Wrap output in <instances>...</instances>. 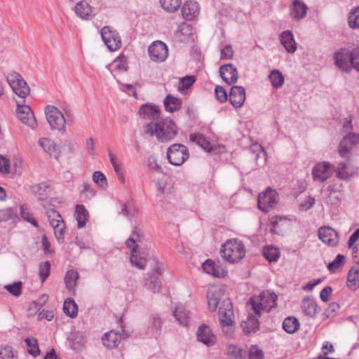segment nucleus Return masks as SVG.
Returning a JSON list of instances; mask_svg holds the SVG:
<instances>
[{
	"mask_svg": "<svg viewBox=\"0 0 359 359\" xmlns=\"http://www.w3.org/2000/svg\"><path fill=\"white\" fill-rule=\"evenodd\" d=\"M145 133L151 135H155L162 142L172 140L178 133L175 123L171 119H163L155 123L147 125Z\"/></svg>",
	"mask_w": 359,
	"mask_h": 359,
	"instance_id": "1",
	"label": "nucleus"
},
{
	"mask_svg": "<svg viewBox=\"0 0 359 359\" xmlns=\"http://www.w3.org/2000/svg\"><path fill=\"white\" fill-rule=\"evenodd\" d=\"M277 296L269 291H262L257 296L250 297L248 304L254 313L260 317L262 312H269L273 308L276 303Z\"/></svg>",
	"mask_w": 359,
	"mask_h": 359,
	"instance_id": "2",
	"label": "nucleus"
},
{
	"mask_svg": "<svg viewBox=\"0 0 359 359\" xmlns=\"http://www.w3.org/2000/svg\"><path fill=\"white\" fill-rule=\"evenodd\" d=\"M142 236L140 232L135 229L132 236L128 238L126 242V245L131 250L130 262L133 266L140 269H144L147 264V255L144 252L138 250L137 242L141 241Z\"/></svg>",
	"mask_w": 359,
	"mask_h": 359,
	"instance_id": "3",
	"label": "nucleus"
},
{
	"mask_svg": "<svg viewBox=\"0 0 359 359\" xmlns=\"http://www.w3.org/2000/svg\"><path fill=\"white\" fill-rule=\"evenodd\" d=\"M221 254L222 257L229 263H235L244 257L245 248L240 240L230 239L222 245Z\"/></svg>",
	"mask_w": 359,
	"mask_h": 359,
	"instance_id": "4",
	"label": "nucleus"
},
{
	"mask_svg": "<svg viewBox=\"0 0 359 359\" xmlns=\"http://www.w3.org/2000/svg\"><path fill=\"white\" fill-rule=\"evenodd\" d=\"M219 320L222 331L226 334L233 332L234 313L233 305L229 299H224L219 307Z\"/></svg>",
	"mask_w": 359,
	"mask_h": 359,
	"instance_id": "5",
	"label": "nucleus"
},
{
	"mask_svg": "<svg viewBox=\"0 0 359 359\" xmlns=\"http://www.w3.org/2000/svg\"><path fill=\"white\" fill-rule=\"evenodd\" d=\"M6 79L13 92L20 97L25 98L29 94L30 88L19 73L12 71L6 76Z\"/></svg>",
	"mask_w": 359,
	"mask_h": 359,
	"instance_id": "6",
	"label": "nucleus"
},
{
	"mask_svg": "<svg viewBox=\"0 0 359 359\" xmlns=\"http://www.w3.org/2000/svg\"><path fill=\"white\" fill-rule=\"evenodd\" d=\"M189 157L188 148L182 144H173L168 148L167 158L169 163L174 165H181Z\"/></svg>",
	"mask_w": 359,
	"mask_h": 359,
	"instance_id": "7",
	"label": "nucleus"
},
{
	"mask_svg": "<svg viewBox=\"0 0 359 359\" xmlns=\"http://www.w3.org/2000/svg\"><path fill=\"white\" fill-rule=\"evenodd\" d=\"M103 42L111 52L116 51L122 46V41L119 33L109 26H105L101 29Z\"/></svg>",
	"mask_w": 359,
	"mask_h": 359,
	"instance_id": "8",
	"label": "nucleus"
},
{
	"mask_svg": "<svg viewBox=\"0 0 359 359\" xmlns=\"http://www.w3.org/2000/svg\"><path fill=\"white\" fill-rule=\"evenodd\" d=\"M278 194L271 188H268L265 191L259 194L257 199V205L259 210L264 212H268L278 203Z\"/></svg>",
	"mask_w": 359,
	"mask_h": 359,
	"instance_id": "9",
	"label": "nucleus"
},
{
	"mask_svg": "<svg viewBox=\"0 0 359 359\" xmlns=\"http://www.w3.org/2000/svg\"><path fill=\"white\" fill-rule=\"evenodd\" d=\"M46 116L51 128L65 131L66 121L62 112L55 107L48 106L45 109Z\"/></svg>",
	"mask_w": 359,
	"mask_h": 359,
	"instance_id": "10",
	"label": "nucleus"
},
{
	"mask_svg": "<svg viewBox=\"0 0 359 359\" xmlns=\"http://www.w3.org/2000/svg\"><path fill=\"white\" fill-rule=\"evenodd\" d=\"M334 170V165L330 163L327 161L320 162L313 168L312 176L314 180L323 182L332 175Z\"/></svg>",
	"mask_w": 359,
	"mask_h": 359,
	"instance_id": "11",
	"label": "nucleus"
},
{
	"mask_svg": "<svg viewBox=\"0 0 359 359\" xmlns=\"http://www.w3.org/2000/svg\"><path fill=\"white\" fill-rule=\"evenodd\" d=\"M334 64L341 71L349 73L352 70V50L341 48L334 55Z\"/></svg>",
	"mask_w": 359,
	"mask_h": 359,
	"instance_id": "12",
	"label": "nucleus"
},
{
	"mask_svg": "<svg viewBox=\"0 0 359 359\" xmlns=\"http://www.w3.org/2000/svg\"><path fill=\"white\" fill-rule=\"evenodd\" d=\"M46 214L50 224L54 229L55 235L59 241L63 238L65 234V225L62 217L57 211L53 209L48 210Z\"/></svg>",
	"mask_w": 359,
	"mask_h": 359,
	"instance_id": "13",
	"label": "nucleus"
},
{
	"mask_svg": "<svg viewBox=\"0 0 359 359\" xmlns=\"http://www.w3.org/2000/svg\"><path fill=\"white\" fill-rule=\"evenodd\" d=\"M357 144H359V134L351 133L346 135L339 143V155L344 158H348L351 149Z\"/></svg>",
	"mask_w": 359,
	"mask_h": 359,
	"instance_id": "14",
	"label": "nucleus"
},
{
	"mask_svg": "<svg viewBox=\"0 0 359 359\" xmlns=\"http://www.w3.org/2000/svg\"><path fill=\"white\" fill-rule=\"evenodd\" d=\"M148 52L150 58L155 62L164 61L168 55V50L165 43L161 41L153 42L149 47Z\"/></svg>",
	"mask_w": 359,
	"mask_h": 359,
	"instance_id": "15",
	"label": "nucleus"
},
{
	"mask_svg": "<svg viewBox=\"0 0 359 359\" xmlns=\"http://www.w3.org/2000/svg\"><path fill=\"white\" fill-rule=\"evenodd\" d=\"M18 118L25 124L32 128L37 126V122L31 108L25 104H18L16 109Z\"/></svg>",
	"mask_w": 359,
	"mask_h": 359,
	"instance_id": "16",
	"label": "nucleus"
},
{
	"mask_svg": "<svg viewBox=\"0 0 359 359\" xmlns=\"http://www.w3.org/2000/svg\"><path fill=\"white\" fill-rule=\"evenodd\" d=\"M318 238L329 246H335L339 243L337 232L330 226H321L318 231Z\"/></svg>",
	"mask_w": 359,
	"mask_h": 359,
	"instance_id": "17",
	"label": "nucleus"
},
{
	"mask_svg": "<svg viewBox=\"0 0 359 359\" xmlns=\"http://www.w3.org/2000/svg\"><path fill=\"white\" fill-rule=\"evenodd\" d=\"M219 72L221 78L229 85L235 83L238 81L237 69L231 63L221 66Z\"/></svg>",
	"mask_w": 359,
	"mask_h": 359,
	"instance_id": "18",
	"label": "nucleus"
},
{
	"mask_svg": "<svg viewBox=\"0 0 359 359\" xmlns=\"http://www.w3.org/2000/svg\"><path fill=\"white\" fill-rule=\"evenodd\" d=\"M156 273H148L144 280V285L146 288L153 292H158L161 287V282L159 278V276L161 274V271L159 267L155 268Z\"/></svg>",
	"mask_w": 359,
	"mask_h": 359,
	"instance_id": "19",
	"label": "nucleus"
},
{
	"mask_svg": "<svg viewBox=\"0 0 359 359\" xmlns=\"http://www.w3.org/2000/svg\"><path fill=\"white\" fill-rule=\"evenodd\" d=\"M229 96L231 104L236 108H240L245 100V88L242 86H234L231 87Z\"/></svg>",
	"mask_w": 359,
	"mask_h": 359,
	"instance_id": "20",
	"label": "nucleus"
},
{
	"mask_svg": "<svg viewBox=\"0 0 359 359\" xmlns=\"http://www.w3.org/2000/svg\"><path fill=\"white\" fill-rule=\"evenodd\" d=\"M309 8L302 0H294L290 8V16L295 20L305 18Z\"/></svg>",
	"mask_w": 359,
	"mask_h": 359,
	"instance_id": "21",
	"label": "nucleus"
},
{
	"mask_svg": "<svg viewBox=\"0 0 359 359\" xmlns=\"http://www.w3.org/2000/svg\"><path fill=\"white\" fill-rule=\"evenodd\" d=\"M196 334L198 340L208 346L216 343V337L212 334L210 327L205 325H201Z\"/></svg>",
	"mask_w": 359,
	"mask_h": 359,
	"instance_id": "22",
	"label": "nucleus"
},
{
	"mask_svg": "<svg viewBox=\"0 0 359 359\" xmlns=\"http://www.w3.org/2000/svg\"><path fill=\"white\" fill-rule=\"evenodd\" d=\"M222 295V289L218 287H211L207 292L208 305L210 311H215L218 307Z\"/></svg>",
	"mask_w": 359,
	"mask_h": 359,
	"instance_id": "23",
	"label": "nucleus"
},
{
	"mask_svg": "<svg viewBox=\"0 0 359 359\" xmlns=\"http://www.w3.org/2000/svg\"><path fill=\"white\" fill-rule=\"evenodd\" d=\"M355 173V168L344 162L339 163L337 167L336 176L341 180H350Z\"/></svg>",
	"mask_w": 359,
	"mask_h": 359,
	"instance_id": "24",
	"label": "nucleus"
},
{
	"mask_svg": "<svg viewBox=\"0 0 359 359\" xmlns=\"http://www.w3.org/2000/svg\"><path fill=\"white\" fill-rule=\"evenodd\" d=\"M203 271L216 278L224 277L226 271L220 266L217 265L213 261L207 259L202 265Z\"/></svg>",
	"mask_w": 359,
	"mask_h": 359,
	"instance_id": "25",
	"label": "nucleus"
},
{
	"mask_svg": "<svg viewBox=\"0 0 359 359\" xmlns=\"http://www.w3.org/2000/svg\"><path fill=\"white\" fill-rule=\"evenodd\" d=\"M104 346L114 348L118 346L122 339V335L118 332L110 330L104 334L102 338Z\"/></svg>",
	"mask_w": 359,
	"mask_h": 359,
	"instance_id": "26",
	"label": "nucleus"
},
{
	"mask_svg": "<svg viewBox=\"0 0 359 359\" xmlns=\"http://www.w3.org/2000/svg\"><path fill=\"white\" fill-rule=\"evenodd\" d=\"M39 144L50 156H53L55 158L59 156L60 154V149L53 140L48 138L43 137L39 140Z\"/></svg>",
	"mask_w": 359,
	"mask_h": 359,
	"instance_id": "27",
	"label": "nucleus"
},
{
	"mask_svg": "<svg viewBox=\"0 0 359 359\" xmlns=\"http://www.w3.org/2000/svg\"><path fill=\"white\" fill-rule=\"evenodd\" d=\"M347 286L353 291H355L359 287V262L348 271Z\"/></svg>",
	"mask_w": 359,
	"mask_h": 359,
	"instance_id": "28",
	"label": "nucleus"
},
{
	"mask_svg": "<svg viewBox=\"0 0 359 359\" xmlns=\"http://www.w3.org/2000/svg\"><path fill=\"white\" fill-rule=\"evenodd\" d=\"M199 12L198 5L195 1H187L182 6V15L184 18L191 20Z\"/></svg>",
	"mask_w": 359,
	"mask_h": 359,
	"instance_id": "29",
	"label": "nucleus"
},
{
	"mask_svg": "<svg viewBox=\"0 0 359 359\" xmlns=\"http://www.w3.org/2000/svg\"><path fill=\"white\" fill-rule=\"evenodd\" d=\"M258 318L259 317L255 314H250L246 320L242 322L241 327L244 332L250 334L251 332H255L258 330L259 327Z\"/></svg>",
	"mask_w": 359,
	"mask_h": 359,
	"instance_id": "30",
	"label": "nucleus"
},
{
	"mask_svg": "<svg viewBox=\"0 0 359 359\" xmlns=\"http://www.w3.org/2000/svg\"><path fill=\"white\" fill-rule=\"evenodd\" d=\"M280 41L288 53H294L297 47L293 38V34L290 31H285L281 34Z\"/></svg>",
	"mask_w": 359,
	"mask_h": 359,
	"instance_id": "31",
	"label": "nucleus"
},
{
	"mask_svg": "<svg viewBox=\"0 0 359 359\" xmlns=\"http://www.w3.org/2000/svg\"><path fill=\"white\" fill-rule=\"evenodd\" d=\"M302 312L307 316L313 317L316 313L317 303L311 297L304 298L301 304Z\"/></svg>",
	"mask_w": 359,
	"mask_h": 359,
	"instance_id": "32",
	"label": "nucleus"
},
{
	"mask_svg": "<svg viewBox=\"0 0 359 359\" xmlns=\"http://www.w3.org/2000/svg\"><path fill=\"white\" fill-rule=\"evenodd\" d=\"M140 114L144 118L156 120L160 116V111L155 106L144 104L140 109Z\"/></svg>",
	"mask_w": 359,
	"mask_h": 359,
	"instance_id": "33",
	"label": "nucleus"
},
{
	"mask_svg": "<svg viewBox=\"0 0 359 359\" xmlns=\"http://www.w3.org/2000/svg\"><path fill=\"white\" fill-rule=\"evenodd\" d=\"M74 11L77 17L82 20H88L90 16V4L86 0H82L78 2Z\"/></svg>",
	"mask_w": 359,
	"mask_h": 359,
	"instance_id": "34",
	"label": "nucleus"
},
{
	"mask_svg": "<svg viewBox=\"0 0 359 359\" xmlns=\"http://www.w3.org/2000/svg\"><path fill=\"white\" fill-rule=\"evenodd\" d=\"M74 217L77 222L78 228H83L88 217V212L83 205H77L75 208Z\"/></svg>",
	"mask_w": 359,
	"mask_h": 359,
	"instance_id": "35",
	"label": "nucleus"
},
{
	"mask_svg": "<svg viewBox=\"0 0 359 359\" xmlns=\"http://www.w3.org/2000/svg\"><path fill=\"white\" fill-rule=\"evenodd\" d=\"M163 103L166 111L174 112L181 108L182 100L169 94L165 97Z\"/></svg>",
	"mask_w": 359,
	"mask_h": 359,
	"instance_id": "36",
	"label": "nucleus"
},
{
	"mask_svg": "<svg viewBox=\"0 0 359 359\" xmlns=\"http://www.w3.org/2000/svg\"><path fill=\"white\" fill-rule=\"evenodd\" d=\"M79 277V273L74 270H69L65 274V283L66 287L73 294H74V288L76 286Z\"/></svg>",
	"mask_w": 359,
	"mask_h": 359,
	"instance_id": "37",
	"label": "nucleus"
},
{
	"mask_svg": "<svg viewBox=\"0 0 359 359\" xmlns=\"http://www.w3.org/2000/svg\"><path fill=\"white\" fill-rule=\"evenodd\" d=\"M300 323L297 318L289 316L285 318L283 323V328L288 334L295 333L299 328Z\"/></svg>",
	"mask_w": 359,
	"mask_h": 359,
	"instance_id": "38",
	"label": "nucleus"
},
{
	"mask_svg": "<svg viewBox=\"0 0 359 359\" xmlns=\"http://www.w3.org/2000/svg\"><path fill=\"white\" fill-rule=\"evenodd\" d=\"M173 315L179 323L183 326L188 324L189 318V313L186 310L184 306L179 305L175 307Z\"/></svg>",
	"mask_w": 359,
	"mask_h": 359,
	"instance_id": "39",
	"label": "nucleus"
},
{
	"mask_svg": "<svg viewBox=\"0 0 359 359\" xmlns=\"http://www.w3.org/2000/svg\"><path fill=\"white\" fill-rule=\"evenodd\" d=\"M63 311L67 316L71 318L76 316L78 307L73 299L68 298L65 301L63 304Z\"/></svg>",
	"mask_w": 359,
	"mask_h": 359,
	"instance_id": "40",
	"label": "nucleus"
},
{
	"mask_svg": "<svg viewBox=\"0 0 359 359\" xmlns=\"http://www.w3.org/2000/svg\"><path fill=\"white\" fill-rule=\"evenodd\" d=\"M189 139L192 142L197 144L204 150L210 151L212 149L210 142L201 134H191Z\"/></svg>",
	"mask_w": 359,
	"mask_h": 359,
	"instance_id": "41",
	"label": "nucleus"
},
{
	"mask_svg": "<svg viewBox=\"0 0 359 359\" xmlns=\"http://www.w3.org/2000/svg\"><path fill=\"white\" fill-rule=\"evenodd\" d=\"M263 255L269 262H276L280 257V252L277 248L266 246L263 249Z\"/></svg>",
	"mask_w": 359,
	"mask_h": 359,
	"instance_id": "42",
	"label": "nucleus"
},
{
	"mask_svg": "<svg viewBox=\"0 0 359 359\" xmlns=\"http://www.w3.org/2000/svg\"><path fill=\"white\" fill-rule=\"evenodd\" d=\"M286 219L285 217L275 216L271 217V227L270 230L272 233L280 235L283 234V229L281 228L283 222H285Z\"/></svg>",
	"mask_w": 359,
	"mask_h": 359,
	"instance_id": "43",
	"label": "nucleus"
},
{
	"mask_svg": "<svg viewBox=\"0 0 359 359\" xmlns=\"http://www.w3.org/2000/svg\"><path fill=\"white\" fill-rule=\"evenodd\" d=\"M161 7L167 12L177 11L182 4V0H160Z\"/></svg>",
	"mask_w": 359,
	"mask_h": 359,
	"instance_id": "44",
	"label": "nucleus"
},
{
	"mask_svg": "<svg viewBox=\"0 0 359 359\" xmlns=\"http://www.w3.org/2000/svg\"><path fill=\"white\" fill-rule=\"evenodd\" d=\"M269 79H270L272 86L276 88H280L284 83L283 76L278 69L271 71L269 75Z\"/></svg>",
	"mask_w": 359,
	"mask_h": 359,
	"instance_id": "45",
	"label": "nucleus"
},
{
	"mask_svg": "<svg viewBox=\"0 0 359 359\" xmlns=\"http://www.w3.org/2000/svg\"><path fill=\"white\" fill-rule=\"evenodd\" d=\"M196 81V77L194 76H186L180 79L178 84V90L184 93Z\"/></svg>",
	"mask_w": 359,
	"mask_h": 359,
	"instance_id": "46",
	"label": "nucleus"
},
{
	"mask_svg": "<svg viewBox=\"0 0 359 359\" xmlns=\"http://www.w3.org/2000/svg\"><path fill=\"white\" fill-rule=\"evenodd\" d=\"M27 346V351L34 357L40 355V349L39 348L38 341L35 338H26L25 340Z\"/></svg>",
	"mask_w": 359,
	"mask_h": 359,
	"instance_id": "47",
	"label": "nucleus"
},
{
	"mask_svg": "<svg viewBox=\"0 0 359 359\" xmlns=\"http://www.w3.org/2000/svg\"><path fill=\"white\" fill-rule=\"evenodd\" d=\"M348 24L352 29L359 28V7L353 8L348 14Z\"/></svg>",
	"mask_w": 359,
	"mask_h": 359,
	"instance_id": "48",
	"label": "nucleus"
},
{
	"mask_svg": "<svg viewBox=\"0 0 359 359\" xmlns=\"http://www.w3.org/2000/svg\"><path fill=\"white\" fill-rule=\"evenodd\" d=\"M323 201L327 205H336L339 202V194L333 190L324 191Z\"/></svg>",
	"mask_w": 359,
	"mask_h": 359,
	"instance_id": "49",
	"label": "nucleus"
},
{
	"mask_svg": "<svg viewBox=\"0 0 359 359\" xmlns=\"http://www.w3.org/2000/svg\"><path fill=\"white\" fill-rule=\"evenodd\" d=\"M162 321L161 318L157 315H153L151 318V325L149 326L150 331L154 337H157L160 334L161 329Z\"/></svg>",
	"mask_w": 359,
	"mask_h": 359,
	"instance_id": "50",
	"label": "nucleus"
},
{
	"mask_svg": "<svg viewBox=\"0 0 359 359\" xmlns=\"http://www.w3.org/2000/svg\"><path fill=\"white\" fill-rule=\"evenodd\" d=\"M93 180L102 189H105L107 187V180L100 171H95L93 173Z\"/></svg>",
	"mask_w": 359,
	"mask_h": 359,
	"instance_id": "51",
	"label": "nucleus"
},
{
	"mask_svg": "<svg viewBox=\"0 0 359 359\" xmlns=\"http://www.w3.org/2000/svg\"><path fill=\"white\" fill-rule=\"evenodd\" d=\"M345 257L342 255H338L335 259L330 262L327 269L330 272H334L337 269L341 266L344 264Z\"/></svg>",
	"mask_w": 359,
	"mask_h": 359,
	"instance_id": "52",
	"label": "nucleus"
},
{
	"mask_svg": "<svg viewBox=\"0 0 359 359\" xmlns=\"http://www.w3.org/2000/svg\"><path fill=\"white\" fill-rule=\"evenodd\" d=\"M20 213L21 217L27 222L32 224L34 226H38L37 222L34 219L32 215L28 211L25 205H20Z\"/></svg>",
	"mask_w": 359,
	"mask_h": 359,
	"instance_id": "53",
	"label": "nucleus"
},
{
	"mask_svg": "<svg viewBox=\"0 0 359 359\" xmlns=\"http://www.w3.org/2000/svg\"><path fill=\"white\" fill-rule=\"evenodd\" d=\"M17 355L10 346H6L0 349V359H16Z\"/></svg>",
	"mask_w": 359,
	"mask_h": 359,
	"instance_id": "54",
	"label": "nucleus"
},
{
	"mask_svg": "<svg viewBox=\"0 0 359 359\" xmlns=\"http://www.w3.org/2000/svg\"><path fill=\"white\" fill-rule=\"evenodd\" d=\"M50 264L48 261L39 264V276L42 281H44L50 275Z\"/></svg>",
	"mask_w": 359,
	"mask_h": 359,
	"instance_id": "55",
	"label": "nucleus"
},
{
	"mask_svg": "<svg viewBox=\"0 0 359 359\" xmlns=\"http://www.w3.org/2000/svg\"><path fill=\"white\" fill-rule=\"evenodd\" d=\"M5 289L14 296L18 297L22 293V282L5 285Z\"/></svg>",
	"mask_w": 359,
	"mask_h": 359,
	"instance_id": "56",
	"label": "nucleus"
},
{
	"mask_svg": "<svg viewBox=\"0 0 359 359\" xmlns=\"http://www.w3.org/2000/svg\"><path fill=\"white\" fill-rule=\"evenodd\" d=\"M114 67L119 71L127 70V59L124 55H119L113 62Z\"/></svg>",
	"mask_w": 359,
	"mask_h": 359,
	"instance_id": "57",
	"label": "nucleus"
},
{
	"mask_svg": "<svg viewBox=\"0 0 359 359\" xmlns=\"http://www.w3.org/2000/svg\"><path fill=\"white\" fill-rule=\"evenodd\" d=\"M340 309L339 304L337 302H332L325 309L324 315L327 318H333L335 316Z\"/></svg>",
	"mask_w": 359,
	"mask_h": 359,
	"instance_id": "58",
	"label": "nucleus"
},
{
	"mask_svg": "<svg viewBox=\"0 0 359 359\" xmlns=\"http://www.w3.org/2000/svg\"><path fill=\"white\" fill-rule=\"evenodd\" d=\"M217 99L222 103L227 101L228 96L226 90L221 86H217L215 89Z\"/></svg>",
	"mask_w": 359,
	"mask_h": 359,
	"instance_id": "59",
	"label": "nucleus"
},
{
	"mask_svg": "<svg viewBox=\"0 0 359 359\" xmlns=\"http://www.w3.org/2000/svg\"><path fill=\"white\" fill-rule=\"evenodd\" d=\"M315 201L314 197L311 196H308L304 201L299 205V210L306 211L311 209L313 206Z\"/></svg>",
	"mask_w": 359,
	"mask_h": 359,
	"instance_id": "60",
	"label": "nucleus"
},
{
	"mask_svg": "<svg viewBox=\"0 0 359 359\" xmlns=\"http://www.w3.org/2000/svg\"><path fill=\"white\" fill-rule=\"evenodd\" d=\"M263 352L257 346H252L250 350L248 359H263Z\"/></svg>",
	"mask_w": 359,
	"mask_h": 359,
	"instance_id": "61",
	"label": "nucleus"
},
{
	"mask_svg": "<svg viewBox=\"0 0 359 359\" xmlns=\"http://www.w3.org/2000/svg\"><path fill=\"white\" fill-rule=\"evenodd\" d=\"M352 69H355L359 72V47L355 48L352 50Z\"/></svg>",
	"mask_w": 359,
	"mask_h": 359,
	"instance_id": "62",
	"label": "nucleus"
},
{
	"mask_svg": "<svg viewBox=\"0 0 359 359\" xmlns=\"http://www.w3.org/2000/svg\"><path fill=\"white\" fill-rule=\"evenodd\" d=\"M0 172L7 174L10 172V163L8 159L0 155Z\"/></svg>",
	"mask_w": 359,
	"mask_h": 359,
	"instance_id": "63",
	"label": "nucleus"
},
{
	"mask_svg": "<svg viewBox=\"0 0 359 359\" xmlns=\"http://www.w3.org/2000/svg\"><path fill=\"white\" fill-rule=\"evenodd\" d=\"M233 51L230 45H226L221 50V59L229 60L233 57Z\"/></svg>",
	"mask_w": 359,
	"mask_h": 359,
	"instance_id": "64",
	"label": "nucleus"
}]
</instances>
